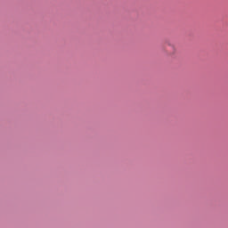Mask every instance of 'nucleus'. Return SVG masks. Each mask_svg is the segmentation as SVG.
I'll return each mask as SVG.
<instances>
[{"instance_id": "obj_1", "label": "nucleus", "mask_w": 228, "mask_h": 228, "mask_svg": "<svg viewBox=\"0 0 228 228\" xmlns=\"http://www.w3.org/2000/svg\"><path fill=\"white\" fill-rule=\"evenodd\" d=\"M171 46V49H172V54H175V46L174 45H169Z\"/></svg>"}]
</instances>
